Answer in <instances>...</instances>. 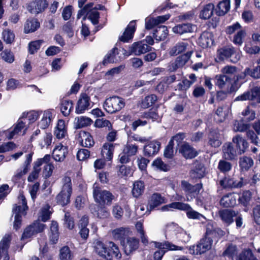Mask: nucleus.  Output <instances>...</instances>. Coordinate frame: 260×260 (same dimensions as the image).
I'll use <instances>...</instances> for the list:
<instances>
[{
	"label": "nucleus",
	"instance_id": "f257e3e1",
	"mask_svg": "<svg viewBox=\"0 0 260 260\" xmlns=\"http://www.w3.org/2000/svg\"><path fill=\"white\" fill-rule=\"evenodd\" d=\"M92 194L94 201L102 206H110L115 196L110 191L104 189L98 183H95L92 186Z\"/></svg>",
	"mask_w": 260,
	"mask_h": 260
},
{
	"label": "nucleus",
	"instance_id": "f03ea898",
	"mask_svg": "<svg viewBox=\"0 0 260 260\" xmlns=\"http://www.w3.org/2000/svg\"><path fill=\"white\" fill-rule=\"evenodd\" d=\"M19 204L22 205H15L13 208V213L15 214L14 228L17 230L20 229L21 225V215H25V211L28 209L27 203L25 197L23 194H20L18 197Z\"/></svg>",
	"mask_w": 260,
	"mask_h": 260
},
{
	"label": "nucleus",
	"instance_id": "7ed1b4c3",
	"mask_svg": "<svg viewBox=\"0 0 260 260\" xmlns=\"http://www.w3.org/2000/svg\"><path fill=\"white\" fill-rule=\"evenodd\" d=\"M150 244L152 246L159 249L154 253V260H161L165 252L168 250H182L184 249L183 247L175 245L169 241L162 242L152 241Z\"/></svg>",
	"mask_w": 260,
	"mask_h": 260
},
{
	"label": "nucleus",
	"instance_id": "20e7f679",
	"mask_svg": "<svg viewBox=\"0 0 260 260\" xmlns=\"http://www.w3.org/2000/svg\"><path fill=\"white\" fill-rule=\"evenodd\" d=\"M63 186L59 193L56 196L57 203L64 206L69 203L72 192V182L70 177L66 176L63 179Z\"/></svg>",
	"mask_w": 260,
	"mask_h": 260
},
{
	"label": "nucleus",
	"instance_id": "39448f33",
	"mask_svg": "<svg viewBox=\"0 0 260 260\" xmlns=\"http://www.w3.org/2000/svg\"><path fill=\"white\" fill-rule=\"evenodd\" d=\"M125 105L124 99L118 96H113L105 100L103 106L108 113L113 114L120 111Z\"/></svg>",
	"mask_w": 260,
	"mask_h": 260
},
{
	"label": "nucleus",
	"instance_id": "423d86ee",
	"mask_svg": "<svg viewBox=\"0 0 260 260\" xmlns=\"http://www.w3.org/2000/svg\"><path fill=\"white\" fill-rule=\"evenodd\" d=\"M213 240L210 238H205L201 239L196 246H191L189 248V253L193 255L201 254L211 248Z\"/></svg>",
	"mask_w": 260,
	"mask_h": 260
},
{
	"label": "nucleus",
	"instance_id": "0eeeda50",
	"mask_svg": "<svg viewBox=\"0 0 260 260\" xmlns=\"http://www.w3.org/2000/svg\"><path fill=\"white\" fill-rule=\"evenodd\" d=\"M239 70L235 66L229 65V83L231 86L230 87V92H233L237 91L239 88L240 85L238 83V81L243 73L240 74H239Z\"/></svg>",
	"mask_w": 260,
	"mask_h": 260
},
{
	"label": "nucleus",
	"instance_id": "6e6552de",
	"mask_svg": "<svg viewBox=\"0 0 260 260\" xmlns=\"http://www.w3.org/2000/svg\"><path fill=\"white\" fill-rule=\"evenodd\" d=\"M45 226V224L38 221H35L25 229L21 238L22 239H28L34 235L42 232L44 230Z\"/></svg>",
	"mask_w": 260,
	"mask_h": 260
},
{
	"label": "nucleus",
	"instance_id": "1a4fd4ad",
	"mask_svg": "<svg viewBox=\"0 0 260 260\" xmlns=\"http://www.w3.org/2000/svg\"><path fill=\"white\" fill-rule=\"evenodd\" d=\"M151 47L145 43L144 41H140L134 42L129 47L130 54L140 55L151 50Z\"/></svg>",
	"mask_w": 260,
	"mask_h": 260
},
{
	"label": "nucleus",
	"instance_id": "9d476101",
	"mask_svg": "<svg viewBox=\"0 0 260 260\" xmlns=\"http://www.w3.org/2000/svg\"><path fill=\"white\" fill-rule=\"evenodd\" d=\"M192 52V50H189L185 53L178 56L175 61L170 65L169 70L171 71H175L177 69L183 67L190 58Z\"/></svg>",
	"mask_w": 260,
	"mask_h": 260
},
{
	"label": "nucleus",
	"instance_id": "9b49d317",
	"mask_svg": "<svg viewBox=\"0 0 260 260\" xmlns=\"http://www.w3.org/2000/svg\"><path fill=\"white\" fill-rule=\"evenodd\" d=\"M190 43L187 41H182L177 42L173 46L170 48L169 54L170 56H176L186 50H192L190 49Z\"/></svg>",
	"mask_w": 260,
	"mask_h": 260
},
{
	"label": "nucleus",
	"instance_id": "f8f14e48",
	"mask_svg": "<svg viewBox=\"0 0 260 260\" xmlns=\"http://www.w3.org/2000/svg\"><path fill=\"white\" fill-rule=\"evenodd\" d=\"M47 6L46 0H36L28 4L27 9L31 14H38L44 11Z\"/></svg>",
	"mask_w": 260,
	"mask_h": 260
},
{
	"label": "nucleus",
	"instance_id": "ddd939ff",
	"mask_svg": "<svg viewBox=\"0 0 260 260\" xmlns=\"http://www.w3.org/2000/svg\"><path fill=\"white\" fill-rule=\"evenodd\" d=\"M32 161V154L29 153L26 155V159L23 165V166L21 168L18 169L15 174L12 177V180L17 182L23 176L26 174L29 168V165L30 162Z\"/></svg>",
	"mask_w": 260,
	"mask_h": 260
},
{
	"label": "nucleus",
	"instance_id": "4468645a",
	"mask_svg": "<svg viewBox=\"0 0 260 260\" xmlns=\"http://www.w3.org/2000/svg\"><path fill=\"white\" fill-rule=\"evenodd\" d=\"M181 187L183 190L186 192L187 198L186 200L187 201H190L193 199V197H191L190 199L188 196L189 194H199L203 186L201 183H198L194 185H192L188 182L184 180L181 182Z\"/></svg>",
	"mask_w": 260,
	"mask_h": 260
},
{
	"label": "nucleus",
	"instance_id": "2eb2a0df",
	"mask_svg": "<svg viewBox=\"0 0 260 260\" xmlns=\"http://www.w3.org/2000/svg\"><path fill=\"white\" fill-rule=\"evenodd\" d=\"M90 105V99L86 93L80 94L76 107V112L77 114L83 113L87 110Z\"/></svg>",
	"mask_w": 260,
	"mask_h": 260
},
{
	"label": "nucleus",
	"instance_id": "dca6fc26",
	"mask_svg": "<svg viewBox=\"0 0 260 260\" xmlns=\"http://www.w3.org/2000/svg\"><path fill=\"white\" fill-rule=\"evenodd\" d=\"M247 100L260 103V89L258 88V87H255L252 89L251 92L244 93L235 99V101H246Z\"/></svg>",
	"mask_w": 260,
	"mask_h": 260
},
{
	"label": "nucleus",
	"instance_id": "f3484780",
	"mask_svg": "<svg viewBox=\"0 0 260 260\" xmlns=\"http://www.w3.org/2000/svg\"><path fill=\"white\" fill-rule=\"evenodd\" d=\"M225 232L219 228L214 225L213 223L209 222L206 225V235L207 238L218 239L222 237Z\"/></svg>",
	"mask_w": 260,
	"mask_h": 260
},
{
	"label": "nucleus",
	"instance_id": "a211bd4d",
	"mask_svg": "<svg viewBox=\"0 0 260 260\" xmlns=\"http://www.w3.org/2000/svg\"><path fill=\"white\" fill-rule=\"evenodd\" d=\"M68 152V148L61 144H59L56 146L53 149V157L56 161H62L65 159Z\"/></svg>",
	"mask_w": 260,
	"mask_h": 260
},
{
	"label": "nucleus",
	"instance_id": "6ab92c4d",
	"mask_svg": "<svg viewBox=\"0 0 260 260\" xmlns=\"http://www.w3.org/2000/svg\"><path fill=\"white\" fill-rule=\"evenodd\" d=\"M11 241V237L9 235H6L0 242V259L9 260V257L8 254V248Z\"/></svg>",
	"mask_w": 260,
	"mask_h": 260
},
{
	"label": "nucleus",
	"instance_id": "aec40b11",
	"mask_svg": "<svg viewBox=\"0 0 260 260\" xmlns=\"http://www.w3.org/2000/svg\"><path fill=\"white\" fill-rule=\"evenodd\" d=\"M221 74L216 75L215 84L219 88H225L228 82V66L222 69Z\"/></svg>",
	"mask_w": 260,
	"mask_h": 260
},
{
	"label": "nucleus",
	"instance_id": "412c9836",
	"mask_svg": "<svg viewBox=\"0 0 260 260\" xmlns=\"http://www.w3.org/2000/svg\"><path fill=\"white\" fill-rule=\"evenodd\" d=\"M179 152L186 159L193 158L198 154L196 149L188 143L182 144L179 149Z\"/></svg>",
	"mask_w": 260,
	"mask_h": 260
},
{
	"label": "nucleus",
	"instance_id": "4be33fe9",
	"mask_svg": "<svg viewBox=\"0 0 260 260\" xmlns=\"http://www.w3.org/2000/svg\"><path fill=\"white\" fill-rule=\"evenodd\" d=\"M136 30L135 22L131 21L125 28L122 35L119 37V40L123 42H128L132 39Z\"/></svg>",
	"mask_w": 260,
	"mask_h": 260
},
{
	"label": "nucleus",
	"instance_id": "5701e85b",
	"mask_svg": "<svg viewBox=\"0 0 260 260\" xmlns=\"http://www.w3.org/2000/svg\"><path fill=\"white\" fill-rule=\"evenodd\" d=\"M145 185L144 182L141 180L134 181L133 184L132 194L135 198L138 199L144 193Z\"/></svg>",
	"mask_w": 260,
	"mask_h": 260
},
{
	"label": "nucleus",
	"instance_id": "b1692460",
	"mask_svg": "<svg viewBox=\"0 0 260 260\" xmlns=\"http://www.w3.org/2000/svg\"><path fill=\"white\" fill-rule=\"evenodd\" d=\"M121 253L118 247L113 242H109L108 251L107 253V260L111 259H120L121 258Z\"/></svg>",
	"mask_w": 260,
	"mask_h": 260
},
{
	"label": "nucleus",
	"instance_id": "393cba45",
	"mask_svg": "<svg viewBox=\"0 0 260 260\" xmlns=\"http://www.w3.org/2000/svg\"><path fill=\"white\" fill-rule=\"evenodd\" d=\"M160 144L157 141L150 142L144 146V152L145 156H151L156 154L159 150Z\"/></svg>",
	"mask_w": 260,
	"mask_h": 260
},
{
	"label": "nucleus",
	"instance_id": "a878e982",
	"mask_svg": "<svg viewBox=\"0 0 260 260\" xmlns=\"http://www.w3.org/2000/svg\"><path fill=\"white\" fill-rule=\"evenodd\" d=\"M233 142L236 145L237 150L239 154L243 153L248 148V144L247 141L239 136H236L233 138Z\"/></svg>",
	"mask_w": 260,
	"mask_h": 260
},
{
	"label": "nucleus",
	"instance_id": "bb28decb",
	"mask_svg": "<svg viewBox=\"0 0 260 260\" xmlns=\"http://www.w3.org/2000/svg\"><path fill=\"white\" fill-rule=\"evenodd\" d=\"M79 141L81 145L85 147H91L94 143L90 134L85 131H82L80 133Z\"/></svg>",
	"mask_w": 260,
	"mask_h": 260
},
{
	"label": "nucleus",
	"instance_id": "cd10ccee",
	"mask_svg": "<svg viewBox=\"0 0 260 260\" xmlns=\"http://www.w3.org/2000/svg\"><path fill=\"white\" fill-rule=\"evenodd\" d=\"M67 134V126L65 121L62 119L58 121L56 126L55 128L54 135L58 139H62Z\"/></svg>",
	"mask_w": 260,
	"mask_h": 260
},
{
	"label": "nucleus",
	"instance_id": "c85d7f7f",
	"mask_svg": "<svg viewBox=\"0 0 260 260\" xmlns=\"http://www.w3.org/2000/svg\"><path fill=\"white\" fill-rule=\"evenodd\" d=\"M234 221L236 222L237 228H241L243 224L242 215L237 211L229 209V224Z\"/></svg>",
	"mask_w": 260,
	"mask_h": 260
},
{
	"label": "nucleus",
	"instance_id": "c756f323",
	"mask_svg": "<svg viewBox=\"0 0 260 260\" xmlns=\"http://www.w3.org/2000/svg\"><path fill=\"white\" fill-rule=\"evenodd\" d=\"M139 246V241L134 238H128L126 243L124 244V250L126 254H129L133 251L136 250Z\"/></svg>",
	"mask_w": 260,
	"mask_h": 260
},
{
	"label": "nucleus",
	"instance_id": "7c9ffc66",
	"mask_svg": "<svg viewBox=\"0 0 260 260\" xmlns=\"http://www.w3.org/2000/svg\"><path fill=\"white\" fill-rule=\"evenodd\" d=\"M24 114L18 119L17 123L15 125L14 129L9 132V135L7 136L8 139H11L17 134H19L25 126L26 121L23 119L24 117Z\"/></svg>",
	"mask_w": 260,
	"mask_h": 260
},
{
	"label": "nucleus",
	"instance_id": "2f4dec72",
	"mask_svg": "<svg viewBox=\"0 0 260 260\" xmlns=\"http://www.w3.org/2000/svg\"><path fill=\"white\" fill-rule=\"evenodd\" d=\"M165 198L158 193H154L152 194L149 201L150 210H153L154 208L164 203Z\"/></svg>",
	"mask_w": 260,
	"mask_h": 260
},
{
	"label": "nucleus",
	"instance_id": "473e14b6",
	"mask_svg": "<svg viewBox=\"0 0 260 260\" xmlns=\"http://www.w3.org/2000/svg\"><path fill=\"white\" fill-rule=\"evenodd\" d=\"M173 31L175 34L182 35L193 31V25L190 23H184L178 24L172 28Z\"/></svg>",
	"mask_w": 260,
	"mask_h": 260
},
{
	"label": "nucleus",
	"instance_id": "72a5a7b5",
	"mask_svg": "<svg viewBox=\"0 0 260 260\" xmlns=\"http://www.w3.org/2000/svg\"><path fill=\"white\" fill-rule=\"evenodd\" d=\"M168 35V28L166 26L161 25L157 27L154 31L153 36L157 41H163Z\"/></svg>",
	"mask_w": 260,
	"mask_h": 260
},
{
	"label": "nucleus",
	"instance_id": "f704fd0d",
	"mask_svg": "<svg viewBox=\"0 0 260 260\" xmlns=\"http://www.w3.org/2000/svg\"><path fill=\"white\" fill-rule=\"evenodd\" d=\"M246 76H250L255 79H260V65H257L253 69L246 68L240 78H245Z\"/></svg>",
	"mask_w": 260,
	"mask_h": 260
},
{
	"label": "nucleus",
	"instance_id": "c9c22d12",
	"mask_svg": "<svg viewBox=\"0 0 260 260\" xmlns=\"http://www.w3.org/2000/svg\"><path fill=\"white\" fill-rule=\"evenodd\" d=\"M114 149V145L112 143H105L102 148L101 153L103 157L108 160L112 159L113 157V151Z\"/></svg>",
	"mask_w": 260,
	"mask_h": 260
},
{
	"label": "nucleus",
	"instance_id": "e433bc0d",
	"mask_svg": "<svg viewBox=\"0 0 260 260\" xmlns=\"http://www.w3.org/2000/svg\"><path fill=\"white\" fill-rule=\"evenodd\" d=\"M214 10V5L212 3H209L204 6L200 13L199 17L202 19H209L213 14Z\"/></svg>",
	"mask_w": 260,
	"mask_h": 260
},
{
	"label": "nucleus",
	"instance_id": "4c0bfd02",
	"mask_svg": "<svg viewBox=\"0 0 260 260\" xmlns=\"http://www.w3.org/2000/svg\"><path fill=\"white\" fill-rule=\"evenodd\" d=\"M52 119V114L50 111H45L43 113L41 121L39 122L38 126L42 129H45L50 124Z\"/></svg>",
	"mask_w": 260,
	"mask_h": 260
},
{
	"label": "nucleus",
	"instance_id": "58836bf2",
	"mask_svg": "<svg viewBox=\"0 0 260 260\" xmlns=\"http://www.w3.org/2000/svg\"><path fill=\"white\" fill-rule=\"evenodd\" d=\"M94 248L96 253L100 256L103 258H107V248L103 242L96 240L94 243Z\"/></svg>",
	"mask_w": 260,
	"mask_h": 260
},
{
	"label": "nucleus",
	"instance_id": "ea45409f",
	"mask_svg": "<svg viewBox=\"0 0 260 260\" xmlns=\"http://www.w3.org/2000/svg\"><path fill=\"white\" fill-rule=\"evenodd\" d=\"M213 43L211 34L207 32L202 34L198 39V44L203 48H207Z\"/></svg>",
	"mask_w": 260,
	"mask_h": 260
},
{
	"label": "nucleus",
	"instance_id": "a19ab883",
	"mask_svg": "<svg viewBox=\"0 0 260 260\" xmlns=\"http://www.w3.org/2000/svg\"><path fill=\"white\" fill-rule=\"evenodd\" d=\"M92 120L91 118L85 116H80L75 118V124L76 128L87 126L91 124Z\"/></svg>",
	"mask_w": 260,
	"mask_h": 260
},
{
	"label": "nucleus",
	"instance_id": "79ce46f5",
	"mask_svg": "<svg viewBox=\"0 0 260 260\" xmlns=\"http://www.w3.org/2000/svg\"><path fill=\"white\" fill-rule=\"evenodd\" d=\"M73 108V103L71 100H63L60 104V110L64 116L70 115Z\"/></svg>",
	"mask_w": 260,
	"mask_h": 260
},
{
	"label": "nucleus",
	"instance_id": "37998d69",
	"mask_svg": "<svg viewBox=\"0 0 260 260\" xmlns=\"http://www.w3.org/2000/svg\"><path fill=\"white\" fill-rule=\"evenodd\" d=\"M191 175L192 177L201 178L205 174V169L204 166L200 163L195 164L194 168L192 170Z\"/></svg>",
	"mask_w": 260,
	"mask_h": 260
},
{
	"label": "nucleus",
	"instance_id": "c03bdc74",
	"mask_svg": "<svg viewBox=\"0 0 260 260\" xmlns=\"http://www.w3.org/2000/svg\"><path fill=\"white\" fill-rule=\"evenodd\" d=\"M128 232L127 229L120 228L113 230L112 233L115 239L122 240L127 236Z\"/></svg>",
	"mask_w": 260,
	"mask_h": 260
},
{
	"label": "nucleus",
	"instance_id": "a18cd8bd",
	"mask_svg": "<svg viewBox=\"0 0 260 260\" xmlns=\"http://www.w3.org/2000/svg\"><path fill=\"white\" fill-rule=\"evenodd\" d=\"M40 26V23L36 19H32L27 21L24 26V31L25 33L34 32Z\"/></svg>",
	"mask_w": 260,
	"mask_h": 260
},
{
	"label": "nucleus",
	"instance_id": "49530a36",
	"mask_svg": "<svg viewBox=\"0 0 260 260\" xmlns=\"http://www.w3.org/2000/svg\"><path fill=\"white\" fill-rule=\"evenodd\" d=\"M50 240L53 243H55L58 240L59 234H58V225L56 221H52L50 226Z\"/></svg>",
	"mask_w": 260,
	"mask_h": 260
},
{
	"label": "nucleus",
	"instance_id": "de8ad7c7",
	"mask_svg": "<svg viewBox=\"0 0 260 260\" xmlns=\"http://www.w3.org/2000/svg\"><path fill=\"white\" fill-rule=\"evenodd\" d=\"M59 256L61 260H70L73 258V254L69 247L65 246L60 248Z\"/></svg>",
	"mask_w": 260,
	"mask_h": 260
},
{
	"label": "nucleus",
	"instance_id": "09e8293b",
	"mask_svg": "<svg viewBox=\"0 0 260 260\" xmlns=\"http://www.w3.org/2000/svg\"><path fill=\"white\" fill-rule=\"evenodd\" d=\"M240 166L242 170L247 171L253 165V159L248 156H243L239 161Z\"/></svg>",
	"mask_w": 260,
	"mask_h": 260
},
{
	"label": "nucleus",
	"instance_id": "8fccbe9b",
	"mask_svg": "<svg viewBox=\"0 0 260 260\" xmlns=\"http://www.w3.org/2000/svg\"><path fill=\"white\" fill-rule=\"evenodd\" d=\"M209 144L212 147H219L221 142L219 140V135L215 132H210L209 135Z\"/></svg>",
	"mask_w": 260,
	"mask_h": 260
},
{
	"label": "nucleus",
	"instance_id": "3c124183",
	"mask_svg": "<svg viewBox=\"0 0 260 260\" xmlns=\"http://www.w3.org/2000/svg\"><path fill=\"white\" fill-rule=\"evenodd\" d=\"M228 58V48L224 46L218 49L215 60L217 62L222 63Z\"/></svg>",
	"mask_w": 260,
	"mask_h": 260
},
{
	"label": "nucleus",
	"instance_id": "603ef678",
	"mask_svg": "<svg viewBox=\"0 0 260 260\" xmlns=\"http://www.w3.org/2000/svg\"><path fill=\"white\" fill-rule=\"evenodd\" d=\"M2 37L4 41L7 44H11L15 39V35L13 31L9 28L4 29L2 32Z\"/></svg>",
	"mask_w": 260,
	"mask_h": 260
},
{
	"label": "nucleus",
	"instance_id": "864d4df0",
	"mask_svg": "<svg viewBox=\"0 0 260 260\" xmlns=\"http://www.w3.org/2000/svg\"><path fill=\"white\" fill-rule=\"evenodd\" d=\"M157 100V96L154 94L146 96L142 102V107L147 108L153 105Z\"/></svg>",
	"mask_w": 260,
	"mask_h": 260
},
{
	"label": "nucleus",
	"instance_id": "5fc2aeb1",
	"mask_svg": "<svg viewBox=\"0 0 260 260\" xmlns=\"http://www.w3.org/2000/svg\"><path fill=\"white\" fill-rule=\"evenodd\" d=\"M252 194L249 190L244 191L241 196H239V202L244 206H247L251 199Z\"/></svg>",
	"mask_w": 260,
	"mask_h": 260
},
{
	"label": "nucleus",
	"instance_id": "6e6d98bb",
	"mask_svg": "<svg viewBox=\"0 0 260 260\" xmlns=\"http://www.w3.org/2000/svg\"><path fill=\"white\" fill-rule=\"evenodd\" d=\"M228 12V0L220 2L216 9V14L218 16H223Z\"/></svg>",
	"mask_w": 260,
	"mask_h": 260
},
{
	"label": "nucleus",
	"instance_id": "4d7b16f0",
	"mask_svg": "<svg viewBox=\"0 0 260 260\" xmlns=\"http://www.w3.org/2000/svg\"><path fill=\"white\" fill-rule=\"evenodd\" d=\"M117 54V49L116 48L112 49V50L105 56L103 60V63L105 64L116 61L115 57Z\"/></svg>",
	"mask_w": 260,
	"mask_h": 260
},
{
	"label": "nucleus",
	"instance_id": "13d9d810",
	"mask_svg": "<svg viewBox=\"0 0 260 260\" xmlns=\"http://www.w3.org/2000/svg\"><path fill=\"white\" fill-rule=\"evenodd\" d=\"M185 211H186L187 217L189 219H200L201 217L204 218L202 214L193 210L189 205V208Z\"/></svg>",
	"mask_w": 260,
	"mask_h": 260
},
{
	"label": "nucleus",
	"instance_id": "bf43d9fd",
	"mask_svg": "<svg viewBox=\"0 0 260 260\" xmlns=\"http://www.w3.org/2000/svg\"><path fill=\"white\" fill-rule=\"evenodd\" d=\"M138 146L135 144H127L124 149L123 152L128 155L132 156L137 154L138 152Z\"/></svg>",
	"mask_w": 260,
	"mask_h": 260
},
{
	"label": "nucleus",
	"instance_id": "052dcab7",
	"mask_svg": "<svg viewBox=\"0 0 260 260\" xmlns=\"http://www.w3.org/2000/svg\"><path fill=\"white\" fill-rule=\"evenodd\" d=\"M98 210H95L94 212L93 211L92 213L96 215L98 217L100 218H105L108 217L110 213L108 210L104 207H97Z\"/></svg>",
	"mask_w": 260,
	"mask_h": 260
},
{
	"label": "nucleus",
	"instance_id": "680f3d73",
	"mask_svg": "<svg viewBox=\"0 0 260 260\" xmlns=\"http://www.w3.org/2000/svg\"><path fill=\"white\" fill-rule=\"evenodd\" d=\"M64 225L69 230H72L75 226L74 219L69 212H66L64 216Z\"/></svg>",
	"mask_w": 260,
	"mask_h": 260
},
{
	"label": "nucleus",
	"instance_id": "e2e57ef3",
	"mask_svg": "<svg viewBox=\"0 0 260 260\" xmlns=\"http://www.w3.org/2000/svg\"><path fill=\"white\" fill-rule=\"evenodd\" d=\"M88 18L94 25L99 23L100 14L96 10H91L87 12Z\"/></svg>",
	"mask_w": 260,
	"mask_h": 260
},
{
	"label": "nucleus",
	"instance_id": "0e129e2a",
	"mask_svg": "<svg viewBox=\"0 0 260 260\" xmlns=\"http://www.w3.org/2000/svg\"><path fill=\"white\" fill-rule=\"evenodd\" d=\"M191 85V82H189V80L187 79H184L175 87V89L176 90L184 91L188 89Z\"/></svg>",
	"mask_w": 260,
	"mask_h": 260
},
{
	"label": "nucleus",
	"instance_id": "69168bd1",
	"mask_svg": "<svg viewBox=\"0 0 260 260\" xmlns=\"http://www.w3.org/2000/svg\"><path fill=\"white\" fill-rule=\"evenodd\" d=\"M50 206L48 205H45L41 210L40 218L45 222L50 218L51 212L49 211Z\"/></svg>",
	"mask_w": 260,
	"mask_h": 260
},
{
	"label": "nucleus",
	"instance_id": "338daca9",
	"mask_svg": "<svg viewBox=\"0 0 260 260\" xmlns=\"http://www.w3.org/2000/svg\"><path fill=\"white\" fill-rule=\"evenodd\" d=\"M174 142L172 139L170 140L168 145L164 151V156L168 158H171L174 155L173 150Z\"/></svg>",
	"mask_w": 260,
	"mask_h": 260
},
{
	"label": "nucleus",
	"instance_id": "774afa93",
	"mask_svg": "<svg viewBox=\"0 0 260 260\" xmlns=\"http://www.w3.org/2000/svg\"><path fill=\"white\" fill-rule=\"evenodd\" d=\"M87 199L85 196H78L76 197L75 201V206L78 209L82 208L86 203Z\"/></svg>",
	"mask_w": 260,
	"mask_h": 260
}]
</instances>
